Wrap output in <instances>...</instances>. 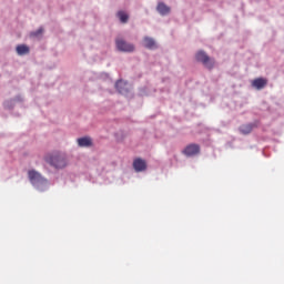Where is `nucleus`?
I'll return each instance as SVG.
<instances>
[{"label": "nucleus", "mask_w": 284, "mask_h": 284, "mask_svg": "<svg viewBox=\"0 0 284 284\" xmlns=\"http://www.w3.org/2000/svg\"><path fill=\"white\" fill-rule=\"evenodd\" d=\"M44 161L49 163V165H52V168H55L57 170H61L68 165V160L65 159V155L62 154H52L47 155L44 158Z\"/></svg>", "instance_id": "f257e3e1"}, {"label": "nucleus", "mask_w": 284, "mask_h": 284, "mask_svg": "<svg viewBox=\"0 0 284 284\" xmlns=\"http://www.w3.org/2000/svg\"><path fill=\"white\" fill-rule=\"evenodd\" d=\"M28 176H29L30 183H32V185H34L36 187H39L40 185L48 184V180L42 178L41 173H39L34 170L29 171Z\"/></svg>", "instance_id": "f03ea898"}, {"label": "nucleus", "mask_w": 284, "mask_h": 284, "mask_svg": "<svg viewBox=\"0 0 284 284\" xmlns=\"http://www.w3.org/2000/svg\"><path fill=\"white\" fill-rule=\"evenodd\" d=\"M195 59L200 63H203V65H205V68H207L209 70H212V68H214V63H215L214 60L211 59L210 55L204 51H199L195 54Z\"/></svg>", "instance_id": "7ed1b4c3"}, {"label": "nucleus", "mask_w": 284, "mask_h": 284, "mask_svg": "<svg viewBox=\"0 0 284 284\" xmlns=\"http://www.w3.org/2000/svg\"><path fill=\"white\" fill-rule=\"evenodd\" d=\"M115 45L120 52H134V45L125 42L123 39H116Z\"/></svg>", "instance_id": "20e7f679"}, {"label": "nucleus", "mask_w": 284, "mask_h": 284, "mask_svg": "<svg viewBox=\"0 0 284 284\" xmlns=\"http://www.w3.org/2000/svg\"><path fill=\"white\" fill-rule=\"evenodd\" d=\"M185 156H196V154L201 153V146L199 144H189L182 151Z\"/></svg>", "instance_id": "39448f33"}, {"label": "nucleus", "mask_w": 284, "mask_h": 284, "mask_svg": "<svg viewBox=\"0 0 284 284\" xmlns=\"http://www.w3.org/2000/svg\"><path fill=\"white\" fill-rule=\"evenodd\" d=\"M133 168L135 172H145L148 170V163L145 160L138 158L133 161Z\"/></svg>", "instance_id": "423d86ee"}, {"label": "nucleus", "mask_w": 284, "mask_h": 284, "mask_svg": "<svg viewBox=\"0 0 284 284\" xmlns=\"http://www.w3.org/2000/svg\"><path fill=\"white\" fill-rule=\"evenodd\" d=\"M252 85L256 90H263V88H265V85H267V80H265L263 78H257V79L253 80Z\"/></svg>", "instance_id": "0eeeda50"}, {"label": "nucleus", "mask_w": 284, "mask_h": 284, "mask_svg": "<svg viewBox=\"0 0 284 284\" xmlns=\"http://www.w3.org/2000/svg\"><path fill=\"white\" fill-rule=\"evenodd\" d=\"M78 145L80 148H90L92 146V139L85 136V138H80L78 139Z\"/></svg>", "instance_id": "6e6552de"}, {"label": "nucleus", "mask_w": 284, "mask_h": 284, "mask_svg": "<svg viewBox=\"0 0 284 284\" xmlns=\"http://www.w3.org/2000/svg\"><path fill=\"white\" fill-rule=\"evenodd\" d=\"M16 50L20 57H23V54H30V48L26 44L18 45Z\"/></svg>", "instance_id": "1a4fd4ad"}, {"label": "nucleus", "mask_w": 284, "mask_h": 284, "mask_svg": "<svg viewBox=\"0 0 284 284\" xmlns=\"http://www.w3.org/2000/svg\"><path fill=\"white\" fill-rule=\"evenodd\" d=\"M143 43L144 48H148L149 50H154V48H156V42H154V39L152 38H144Z\"/></svg>", "instance_id": "9d476101"}, {"label": "nucleus", "mask_w": 284, "mask_h": 284, "mask_svg": "<svg viewBox=\"0 0 284 284\" xmlns=\"http://www.w3.org/2000/svg\"><path fill=\"white\" fill-rule=\"evenodd\" d=\"M254 130V124H243L240 126V132L242 134H250Z\"/></svg>", "instance_id": "9b49d317"}, {"label": "nucleus", "mask_w": 284, "mask_h": 284, "mask_svg": "<svg viewBox=\"0 0 284 284\" xmlns=\"http://www.w3.org/2000/svg\"><path fill=\"white\" fill-rule=\"evenodd\" d=\"M158 12H160V14H170V7L161 2L158 4Z\"/></svg>", "instance_id": "f8f14e48"}, {"label": "nucleus", "mask_w": 284, "mask_h": 284, "mask_svg": "<svg viewBox=\"0 0 284 284\" xmlns=\"http://www.w3.org/2000/svg\"><path fill=\"white\" fill-rule=\"evenodd\" d=\"M118 19H120L121 23H128L130 16L125 13V11H118L116 13Z\"/></svg>", "instance_id": "ddd939ff"}, {"label": "nucleus", "mask_w": 284, "mask_h": 284, "mask_svg": "<svg viewBox=\"0 0 284 284\" xmlns=\"http://www.w3.org/2000/svg\"><path fill=\"white\" fill-rule=\"evenodd\" d=\"M115 88L118 90V92H120V94H123L126 89H125V82H123L122 80H119L116 83H115Z\"/></svg>", "instance_id": "4468645a"}, {"label": "nucleus", "mask_w": 284, "mask_h": 284, "mask_svg": "<svg viewBox=\"0 0 284 284\" xmlns=\"http://www.w3.org/2000/svg\"><path fill=\"white\" fill-rule=\"evenodd\" d=\"M43 33V29H39L37 32L31 33V37H39V34Z\"/></svg>", "instance_id": "2eb2a0df"}]
</instances>
